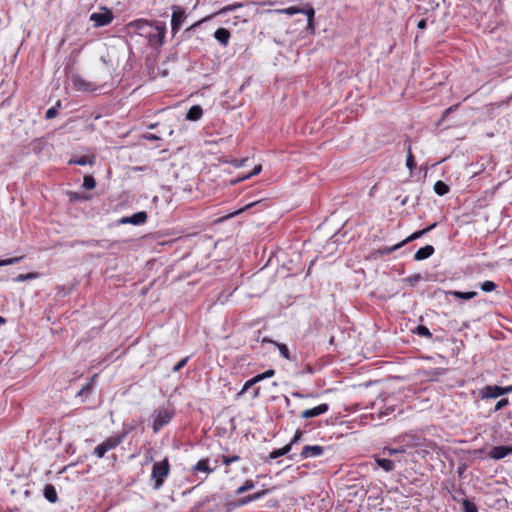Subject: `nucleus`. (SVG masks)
Here are the masks:
<instances>
[{
	"instance_id": "obj_1",
	"label": "nucleus",
	"mask_w": 512,
	"mask_h": 512,
	"mask_svg": "<svg viewBox=\"0 0 512 512\" xmlns=\"http://www.w3.org/2000/svg\"><path fill=\"white\" fill-rule=\"evenodd\" d=\"M129 33H134L147 39L149 45L159 47L163 44L166 28L164 25L146 19H136L126 25Z\"/></svg>"
},
{
	"instance_id": "obj_2",
	"label": "nucleus",
	"mask_w": 512,
	"mask_h": 512,
	"mask_svg": "<svg viewBox=\"0 0 512 512\" xmlns=\"http://www.w3.org/2000/svg\"><path fill=\"white\" fill-rule=\"evenodd\" d=\"M170 464L167 458L153 464L151 480L154 481L153 488L158 490L164 483L165 478L169 475Z\"/></svg>"
},
{
	"instance_id": "obj_3",
	"label": "nucleus",
	"mask_w": 512,
	"mask_h": 512,
	"mask_svg": "<svg viewBox=\"0 0 512 512\" xmlns=\"http://www.w3.org/2000/svg\"><path fill=\"white\" fill-rule=\"evenodd\" d=\"M173 417V413L167 409H157L153 414V432L157 433L164 425L168 424Z\"/></svg>"
},
{
	"instance_id": "obj_4",
	"label": "nucleus",
	"mask_w": 512,
	"mask_h": 512,
	"mask_svg": "<svg viewBox=\"0 0 512 512\" xmlns=\"http://www.w3.org/2000/svg\"><path fill=\"white\" fill-rule=\"evenodd\" d=\"M172 16H171V30L173 34H176L181 28L183 22L187 18V14L183 7L179 5H173L171 7Z\"/></svg>"
},
{
	"instance_id": "obj_5",
	"label": "nucleus",
	"mask_w": 512,
	"mask_h": 512,
	"mask_svg": "<svg viewBox=\"0 0 512 512\" xmlns=\"http://www.w3.org/2000/svg\"><path fill=\"white\" fill-rule=\"evenodd\" d=\"M113 20V13L103 7L101 12H94L90 15V21L95 27H103L110 24Z\"/></svg>"
},
{
	"instance_id": "obj_6",
	"label": "nucleus",
	"mask_w": 512,
	"mask_h": 512,
	"mask_svg": "<svg viewBox=\"0 0 512 512\" xmlns=\"http://www.w3.org/2000/svg\"><path fill=\"white\" fill-rule=\"evenodd\" d=\"M267 494H268V490L267 489L262 490V491H258V492L254 493V494L242 497V498L238 499L236 502L228 503L227 504V508L230 511L231 509H233L235 507L244 506V505H247V504H249V503H251L253 501L259 500V499L263 498Z\"/></svg>"
},
{
	"instance_id": "obj_7",
	"label": "nucleus",
	"mask_w": 512,
	"mask_h": 512,
	"mask_svg": "<svg viewBox=\"0 0 512 512\" xmlns=\"http://www.w3.org/2000/svg\"><path fill=\"white\" fill-rule=\"evenodd\" d=\"M324 453V447L320 445H306L302 448L300 456L302 459L316 458Z\"/></svg>"
},
{
	"instance_id": "obj_8",
	"label": "nucleus",
	"mask_w": 512,
	"mask_h": 512,
	"mask_svg": "<svg viewBox=\"0 0 512 512\" xmlns=\"http://www.w3.org/2000/svg\"><path fill=\"white\" fill-rule=\"evenodd\" d=\"M509 455H512V446H494L488 453L493 460H501Z\"/></svg>"
},
{
	"instance_id": "obj_9",
	"label": "nucleus",
	"mask_w": 512,
	"mask_h": 512,
	"mask_svg": "<svg viewBox=\"0 0 512 512\" xmlns=\"http://www.w3.org/2000/svg\"><path fill=\"white\" fill-rule=\"evenodd\" d=\"M147 220V213L145 211L137 212L131 216L122 217L119 220L120 224H132V225H141L144 224Z\"/></svg>"
},
{
	"instance_id": "obj_10",
	"label": "nucleus",
	"mask_w": 512,
	"mask_h": 512,
	"mask_svg": "<svg viewBox=\"0 0 512 512\" xmlns=\"http://www.w3.org/2000/svg\"><path fill=\"white\" fill-rule=\"evenodd\" d=\"M329 410V405L327 403H322L314 408L306 409L302 411L301 418L309 419L325 414Z\"/></svg>"
},
{
	"instance_id": "obj_11",
	"label": "nucleus",
	"mask_w": 512,
	"mask_h": 512,
	"mask_svg": "<svg viewBox=\"0 0 512 512\" xmlns=\"http://www.w3.org/2000/svg\"><path fill=\"white\" fill-rule=\"evenodd\" d=\"M72 83L74 88L80 91H94L96 89L95 84L85 80L80 75H73Z\"/></svg>"
},
{
	"instance_id": "obj_12",
	"label": "nucleus",
	"mask_w": 512,
	"mask_h": 512,
	"mask_svg": "<svg viewBox=\"0 0 512 512\" xmlns=\"http://www.w3.org/2000/svg\"><path fill=\"white\" fill-rule=\"evenodd\" d=\"M502 387L497 385H487L481 389L482 399L498 398L502 396Z\"/></svg>"
},
{
	"instance_id": "obj_13",
	"label": "nucleus",
	"mask_w": 512,
	"mask_h": 512,
	"mask_svg": "<svg viewBox=\"0 0 512 512\" xmlns=\"http://www.w3.org/2000/svg\"><path fill=\"white\" fill-rule=\"evenodd\" d=\"M434 252H435V249L432 245H426L416 251V253L414 254V259L416 261L425 260V259L429 258L430 256H432L434 254Z\"/></svg>"
},
{
	"instance_id": "obj_14",
	"label": "nucleus",
	"mask_w": 512,
	"mask_h": 512,
	"mask_svg": "<svg viewBox=\"0 0 512 512\" xmlns=\"http://www.w3.org/2000/svg\"><path fill=\"white\" fill-rule=\"evenodd\" d=\"M374 458H375V462L378 465V467L383 469L385 472H391L394 470L395 462L393 460L388 459V458H382L379 456H375Z\"/></svg>"
},
{
	"instance_id": "obj_15",
	"label": "nucleus",
	"mask_w": 512,
	"mask_h": 512,
	"mask_svg": "<svg viewBox=\"0 0 512 512\" xmlns=\"http://www.w3.org/2000/svg\"><path fill=\"white\" fill-rule=\"evenodd\" d=\"M125 437H126V433L113 435V436H110L107 439H105L104 442L108 446V448L110 450H112V449H115L116 447H118L123 442Z\"/></svg>"
},
{
	"instance_id": "obj_16",
	"label": "nucleus",
	"mask_w": 512,
	"mask_h": 512,
	"mask_svg": "<svg viewBox=\"0 0 512 512\" xmlns=\"http://www.w3.org/2000/svg\"><path fill=\"white\" fill-rule=\"evenodd\" d=\"M83 244H85L87 247H90V248L100 247L103 249H111L114 243H112L108 240L90 239V240L83 242Z\"/></svg>"
},
{
	"instance_id": "obj_17",
	"label": "nucleus",
	"mask_w": 512,
	"mask_h": 512,
	"mask_svg": "<svg viewBox=\"0 0 512 512\" xmlns=\"http://www.w3.org/2000/svg\"><path fill=\"white\" fill-rule=\"evenodd\" d=\"M214 37L220 44L226 46L230 39V32L225 28H218L214 33Z\"/></svg>"
},
{
	"instance_id": "obj_18",
	"label": "nucleus",
	"mask_w": 512,
	"mask_h": 512,
	"mask_svg": "<svg viewBox=\"0 0 512 512\" xmlns=\"http://www.w3.org/2000/svg\"><path fill=\"white\" fill-rule=\"evenodd\" d=\"M44 497L50 503H55L58 499L57 491L52 484H46L43 489Z\"/></svg>"
},
{
	"instance_id": "obj_19",
	"label": "nucleus",
	"mask_w": 512,
	"mask_h": 512,
	"mask_svg": "<svg viewBox=\"0 0 512 512\" xmlns=\"http://www.w3.org/2000/svg\"><path fill=\"white\" fill-rule=\"evenodd\" d=\"M301 14H305L307 16L308 26L307 28L311 31L314 30V16H315V10L312 6L306 5L305 7H301Z\"/></svg>"
},
{
	"instance_id": "obj_20",
	"label": "nucleus",
	"mask_w": 512,
	"mask_h": 512,
	"mask_svg": "<svg viewBox=\"0 0 512 512\" xmlns=\"http://www.w3.org/2000/svg\"><path fill=\"white\" fill-rule=\"evenodd\" d=\"M202 115V108L199 105H194L188 110L186 114V119L189 121H197L202 117Z\"/></svg>"
},
{
	"instance_id": "obj_21",
	"label": "nucleus",
	"mask_w": 512,
	"mask_h": 512,
	"mask_svg": "<svg viewBox=\"0 0 512 512\" xmlns=\"http://www.w3.org/2000/svg\"><path fill=\"white\" fill-rule=\"evenodd\" d=\"M291 451V445H285L284 447L280 448V449H275L273 451H271L269 453V459H276V458H279L281 456H284L286 455L287 453H289Z\"/></svg>"
},
{
	"instance_id": "obj_22",
	"label": "nucleus",
	"mask_w": 512,
	"mask_h": 512,
	"mask_svg": "<svg viewBox=\"0 0 512 512\" xmlns=\"http://www.w3.org/2000/svg\"><path fill=\"white\" fill-rule=\"evenodd\" d=\"M93 163H94L93 157H88V156H81L78 158H73L69 161V164H75V165H80V166L92 165Z\"/></svg>"
},
{
	"instance_id": "obj_23",
	"label": "nucleus",
	"mask_w": 512,
	"mask_h": 512,
	"mask_svg": "<svg viewBox=\"0 0 512 512\" xmlns=\"http://www.w3.org/2000/svg\"><path fill=\"white\" fill-rule=\"evenodd\" d=\"M450 295H453L454 297L462 300H469L477 296V292L470 291V292H461V291H450L448 292Z\"/></svg>"
},
{
	"instance_id": "obj_24",
	"label": "nucleus",
	"mask_w": 512,
	"mask_h": 512,
	"mask_svg": "<svg viewBox=\"0 0 512 512\" xmlns=\"http://www.w3.org/2000/svg\"><path fill=\"white\" fill-rule=\"evenodd\" d=\"M194 470L195 471H199V472L211 473L214 469H211L209 467V460L208 459H201L194 466Z\"/></svg>"
},
{
	"instance_id": "obj_25",
	"label": "nucleus",
	"mask_w": 512,
	"mask_h": 512,
	"mask_svg": "<svg viewBox=\"0 0 512 512\" xmlns=\"http://www.w3.org/2000/svg\"><path fill=\"white\" fill-rule=\"evenodd\" d=\"M449 190H450L449 186L441 180L437 181L434 184V192L439 196H443V195L447 194L449 192Z\"/></svg>"
},
{
	"instance_id": "obj_26",
	"label": "nucleus",
	"mask_w": 512,
	"mask_h": 512,
	"mask_svg": "<svg viewBox=\"0 0 512 512\" xmlns=\"http://www.w3.org/2000/svg\"><path fill=\"white\" fill-rule=\"evenodd\" d=\"M263 341H268V342L273 343L274 345H276L278 350H279V352H280V354H281V356L284 357L287 360H291L290 352H289V349H288L287 345H285L283 343H277V342L272 341V340L264 339Z\"/></svg>"
},
{
	"instance_id": "obj_27",
	"label": "nucleus",
	"mask_w": 512,
	"mask_h": 512,
	"mask_svg": "<svg viewBox=\"0 0 512 512\" xmlns=\"http://www.w3.org/2000/svg\"><path fill=\"white\" fill-rule=\"evenodd\" d=\"M463 512H478V508L474 502L467 498L461 499Z\"/></svg>"
},
{
	"instance_id": "obj_28",
	"label": "nucleus",
	"mask_w": 512,
	"mask_h": 512,
	"mask_svg": "<svg viewBox=\"0 0 512 512\" xmlns=\"http://www.w3.org/2000/svg\"><path fill=\"white\" fill-rule=\"evenodd\" d=\"M406 451V448L404 446H400L398 448H391V447H385L383 449V454L387 455L388 457H393L397 454L404 453Z\"/></svg>"
},
{
	"instance_id": "obj_29",
	"label": "nucleus",
	"mask_w": 512,
	"mask_h": 512,
	"mask_svg": "<svg viewBox=\"0 0 512 512\" xmlns=\"http://www.w3.org/2000/svg\"><path fill=\"white\" fill-rule=\"evenodd\" d=\"M110 451V449L108 448V446L105 444V442L103 441L101 444H99L98 446L95 447L94 449V452L93 454L97 457V458H103L104 455Z\"/></svg>"
},
{
	"instance_id": "obj_30",
	"label": "nucleus",
	"mask_w": 512,
	"mask_h": 512,
	"mask_svg": "<svg viewBox=\"0 0 512 512\" xmlns=\"http://www.w3.org/2000/svg\"><path fill=\"white\" fill-rule=\"evenodd\" d=\"M110 451V449L108 448V446L105 444V442L103 441L101 444H99L98 446L95 447L94 449V452L93 454L97 457V458H103L104 455Z\"/></svg>"
},
{
	"instance_id": "obj_31",
	"label": "nucleus",
	"mask_w": 512,
	"mask_h": 512,
	"mask_svg": "<svg viewBox=\"0 0 512 512\" xmlns=\"http://www.w3.org/2000/svg\"><path fill=\"white\" fill-rule=\"evenodd\" d=\"M403 246H404V245H403V243H402V241H401V242H399V243H397V244H395V245H393V246H391V247H387V246H385V247L380 248V249L378 250V253H379L380 255H388V254H390V253H392V252H394V251H396V250L400 249V248H401V247H403Z\"/></svg>"
},
{
	"instance_id": "obj_32",
	"label": "nucleus",
	"mask_w": 512,
	"mask_h": 512,
	"mask_svg": "<svg viewBox=\"0 0 512 512\" xmlns=\"http://www.w3.org/2000/svg\"><path fill=\"white\" fill-rule=\"evenodd\" d=\"M241 7H243V3H240V2L233 3V4H230V5H227V6L223 7V8H221V9L217 12V14H219V15H224V14H226V13H228V12L235 11V10H237L238 8H241Z\"/></svg>"
},
{
	"instance_id": "obj_33",
	"label": "nucleus",
	"mask_w": 512,
	"mask_h": 512,
	"mask_svg": "<svg viewBox=\"0 0 512 512\" xmlns=\"http://www.w3.org/2000/svg\"><path fill=\"white\" fill-rule=\"evenodd\" d=\"M413 332L421 337H426V338H431L432 337V333L430 332V330L424 326V325H419L417 326Z\"/></svg>"
},
{
	"instance_id": "obj_34",
	"label": "nucleus",
	"mask_w": 512,
	"mask_h": 512,
	"mask_svg": "<svg viewBox=\"0 0 512 512\" xmlns=\"http://www.w3.org/2000/svg\"><path fill=\"white\" fill-rule=\"evenodd\" d=\"M254 487H255V483L252 480H246L245 483L235 491V493L237 495H240L249 490H252Z\"/></svg>"
},
{
	"instance_id": "obj_35",
	"label": "nucleus",
	"mask_w": 512,
	"mask_h": 512,
	"mask_svg": "<svg viewBox=\"0 0 512 512\" xmlns=\"http://www.w3.org/2000/svg\"><path fill=\"white\" fill-rule=\"evenodd\" d=\"M258 382H260V381H259V378H257V376H254L253 378L246 381L245 384L243 385L241 391L238 393V396H241L242 394H244L248 389H250L252 386L257 384Z\"/></svg>"
},
{
	"instance_id": "obj_36",
	"label": "nucleus",
	"mask_w": 512,
	"mask_h": 512,
	"mask_svg": "<svg viewBox=\"0 0 512 512\" xmlns=\"http://www.w3.org/2000/svg\"><path fill=\"white\" fill-rule=\"evenodd\" d=\"M96 181L91 175H86L83 179V187L87 190L95 188Z\"/></svg>"
},
{
	"instance_id": "obj_37",
	"label": "nucleus",
	"mask_w": 512,
	"mask_h": 512,
	"mask_svg": "<svg viewBox=\"0 0 512 512\" xmlns=\"http://www.w3.org/2000/svg\"><path fill=\"white\" fill-rule=\"evenodd\" d=\"M406 166L409 170H413L416 167V162H415L414 156L411 152L410 146L408 147V151H407Z\"/></svg>"
},
{
	"instance_id": "obj_38",
	"label": "nucleus",
	"mask_w": 512,
	"mask_h": 512,
	"mask_svg": "<svg viewBox=\"0 0 512 512\" xmlns=\"http://www.w3.org/2000/svg\"><path fill=\"white\" fill-rule=\"evenodd\" d=\"M422 236H424V232L422 230L416 231L412 233L410 236H408L406 239H404L402 243L403 245H405L411 241L421 238Z\"/></svg>"
},
{
	"instance_id": "obj_39",
	"label": "nucleus",
	"mask_w": 512,
	"mask_h": 512,
	"mask_svg": "<svg viewBox=\"0 0 512 512\" xmlns=\"http://www.w3.org/2000/svg\"><path fill=\"white\" fill-rule=\"evenodd\" d=\"M261 203H262V201H254V202L248 203L245 206H243L242 208H240L239 210H237L236 212L232 213L230 215V217L238 215V214H240V213H242V212H244V211H246V210H248V209H250V208H252L254 206H257V205H259Z\"/></svg>"
},
{
	"instance_id": "obj_40",
	"label": "nucleus",
	"mask_w": 512,
	"mask_h": 512,
	"mask_svg": "<svg viewBox=\"0 0 512 512\" xmlns=\"http://www.w3.org/2000/svg\"><path fill=\"white\" fill-rule=\"evenodd\" d=\"M480 288L484 292H491L496 288V284L493 281H484L480 283Z\"/></svg>"
},
{
	"instance_id": "obj_41",
	"label": "nucleus",
	"mask_w": 512,
	"mask_h": 512,
	"mask_svg": "<svg viewBox=\"0 0 512 512\" xmlns=\"http://www.w3.org/2000/svg\"><path fill=\"white\" fill-rule=\"evenodd\" d=\"M281 13L287 15L299 14L302 12L301 7L291 6L280 10Z\"/></svg>"
},
{
	"instance_id": "obj_42",
	"label": "nucleus",
	"mask_w": 512,
	"mask_h": 512,
	"mask_svg": "<svg viewBox=\"0 0 512 512\" xmlns=\"http://www.w3.org/2000/svg\"><path fill=\"white\" fill-rule=\"evenodd\" d=\"M59 106H60V103L58 102L56 106L49 108L45 114L46 119H52V118L56 117V115L58 113Z\"/></svg>"
},
{
	"instance_id": "obj_43",
	"label": "nucleus",
	"mask_w": 512,
	"mask_h": 512,
	"mask_svg": "<svg viewBox=\"0 0 512 512\" xmlns=\"http://www.w3.org/2000/svg\"><path fill=\"white\" fill-rule=\"evenodd\" d=\"M262 170V166L260 164L256 165L253 170L249 173V174H246V175H243L240 180H245V179H249L250 177L252 176H255L257 174H259Z\"/></svg>"
},
{
	"instance_id": "obj_44",
	"label": "nucleus",
	"mask_w": 512,
	"mask_h": 512,
	"mask_svg": "<svg viewBox=\"0 0 512 512\" xmlns=\"http://www.w3.org/2000/svg\"><path fill=\"white\" fill-rule=\"evenodd\" d=\"M240 460V457L237 455L234 456H222V463L224 465H230L231 463L237 462Z\"/></svg>"
},
{
	"instance_id": "obj_45",
	"label": "nucleus",
	"mask_w": 512,
	"mask_h": 512,
	"mask_svg": "<svg viewBox=\"0 0 512 512\" xmlns=\"http://www.w3.org/2000/svg\"><path fill=\"white\" fill-rule=\"evenodd\" d=\"M21 259H22V257H14V258H9V259H5V260H0V267L16 264V263L20 262Z\"/></svg>"
},
{
	"instance_id": "obj_46",
	"label": "nucleus",
	"mask_w": 512,
	"mask_h": 512,
	"mask_svg": "<svg viewBox=\"0 0 512 512\" xmlns=\"http://www.w3.org/2000/svg\"><path fill=\"white\" fill-rule=\"evenodd\" d=\"M36 274L34 273H28V274H19L16 278H15V281L17 282H23V281H26L28 279H34L36 278Z\"/></svg>"
},
{
	"instance_id": "obj_47",
	"label": "nucleus",
	"mask_w": 512,
	"mask_h": 512,
	"mask_svg": "<svg viewBox=\"0 0 512 512\" xmlns=\"http://www.w3.org/2000/svg\"><path fill=\"white\" fill-rule=\"evenodd\" d=\"M509 404V401L508 399L506 398H503L501 400H499L496 404H495V407L493 409V412H497L501 409H503L504 407H506L507 405Z\"/></svg>"
},
{
	"instance_id": "obj_48",
	"label": "nucleus",
	"mask_w": 512,
	"mask_h": 512,
	"mask_svg": "<svg viewBox=\"0 0 512 512\" xmlns=\"http://www.w3.org/2000/svg\"><path fill=\"white\" fill-rule=\"evenodd\" d=\"M274 374H275V370L268 369L265 372H263L261 374H258L256 376H257V378H259V381H262V380H264L266 378H270V377L274 376Z\"/></svg>"
},
{
	"instance_id": "obj_49",
	"label": "nucleus",
	"mask_w": 512,
	"mask_h": 512,
	"mask_svg": "<svg viewBox=\"0 0 512 512\" xmlns=\"http://www.w3.org/2000/svg\"><path fill=\"white\" fill-rule=\"evenodd\" d=\"M302 436H303V433L301 430H296L292 440L287 444V445H294L296 443H298L301 439H302Z\"/></svg>"
},
{
	"instance_id": "obj_50",
	"label": "nucleus",
	"mask_w": 512,
	"mask_h": 512,
	"mask_svg": "<svg viewBox=\"0 0 512 512\" xmlns=\"http://www.w3.org/2000/svg\"><path fill=\"white\" fill-rule=\"evenodd\" d=\"M189 360V357H185L183 358L182 360H180L174 367H173V372H178L179 370H181L187 363V361Z\"/></svg>"
},
{
	"instance_id": "obj_51",
	"label": "nucleus",
	"mask_w": 512,
	"mask_h": 512,
	"mask_svg": "<svg viewBox=\"0 0 512 512\" xmlns=\"http://www.w3.org/2000/svg\"><path fill=\"white\" fill-rule=\"evenodd\" d=\"M437 226V223H432L431 225H429L428 227L422 229V231L424 232V235H426L428 232H430L431 230H433L435 227Z\"/></svg>"
},
{
	"instance_id": "obj_52",
	"label": "nucleus",
	"mask_w": 512,
	"mask_h": 512,
	"mask_svg": "<svg viewBox=\"0 0 512 512\" xmlns=\"http://www.w3.org/2000/svg\"><path fill=\"white\" fill-rule=\"evenodd\" d=\"M437 226V223H432L431 225H429L428 227L422 229V231L424 232V235H426L428 232H430L431 230H433L435 227Z\"/></svg>"
},
{
	"instance_id": "obj_53",
	"label": "nucleus",
	"mask_w": 512,
	"mask_h": 512,
	"mask_svg": "<svg viewBox=\"0 0 512 512\" xmlns=\"http://www.w3.org/2000/svg\"><path fill=\"white\" fill-rule=\"evenodd\" d=\"M291 396L295 397V398H305V397H308L309 395H304L301 392L294 391V392L291 393Z\"/></svg>"
},
{
	"instance_id": "obj_54",
	"label": "nucleus",
	"mask_w": 512,
	"mask_h": 512,
	"mask_svg": "<svg viewBox=\"0 0 512 512\" xmlns=\"http://www.w3.org/2000/svg\"><path fill=\"white\" fill-rule=\"evenodd\" d=\"M426 25H427V21L425 19H421L418 24H417V27L419 29H425L426 28Z\"/></svg>"
},
{
	"instance_id": "obj_55",
	"label": "nucleus",
	"mask_w": 512,
	"mask_h": 512,
	"mask_svg": "<svg viewBox=\"0 0 512 512\" xmlns=\"http://www.w3.org/2000/svg\"><path fill=\"white\" fill-rule=\"evenodd\" d=\"M145 138H146L147 140H152V141H155V140H159V139H160V138H159L157 135H155V134H147V135H145Z\"/></svg>"
},
{
	"instance_id": "obj_56",
	"label": "nucleus",
	"mask_w": 512,
	"mask_h": 512,
	"mask_svg": "<svg viewBox=\"0 0 512 512\" xmlns=\"http://www.w3.org/2000/svg\"><path fill=\"white\" fill-rule=\"evenodd\" d=\"M512 392V386H506V387H502V394L505 395V394H509Z\"/></svg>"
},
{
	"instance_id": "obj_57",
	"label": "nucleus",
	"mask_w": 512,
	"mask_h": 512,
	"mask_svg": "<svg viewBox=\"0 0 512 512\" xmlns=\"http://www.w3.org/2000/svg\"><path fill=\"white\" fill-rule=\"evenodd\" d=\"M393 411H394V408L391 406V407H387L384 412H381V414L388 415L389 413H392Z\"/></svg>"
},
{
	"instance_id": "obj_58",
	"label": "nucleus",
	"mask_w": 512,
	"mask_h": 512,
	"mask_svg": "<svg viewBox=\"0 0 512 512\" xmlns=\"http://www.w3.org/2000/svg\"><path fill=\"white\" fill-rule=\"evenodd\" d=\"M259 396V388L253 390L252 399H256Z\"/></svg>"
},
{
	"instance_id": "obj_59",
	"label": "nucleus",
	"mask_w": 512,
	"mask_h": 512,
	"mask_svg": "<svg viewBox=\"0 0 512 512\" xmlns=\"http://www.w3.org/2000/svg\"><path fill=\"white\" fill-rule=\"evenodd\" d=\"M248 159H243L241 160L239 163L236 164V166H243L244 163L247 161Z\"/></svg>"
},
{
	"instance_id": "obj_60",
	"label": "nucleus",
	"mask_w": 512,
	"mask_h": 512,
	"mask_svg": "<svg viewBox=\"0 0 512 512\" xmlns=\"http://www.w3.org/2000/svg\"><path fill=\"white\" fill-rule=\"evenodd\" d=\"M453 499L456 501H460L459 496H457V495H453Z\"/></svg>"
},
{
	"instance_id": "obj_61",
	"label": "nucleus",
	"mask_w": 512,
	"mask_h": 512,
	"mask_svg": "<svg viewBox=\"0 0 512 512\" xmlns=\"http://www.w3.org/2000/svg\"><path fill=\"white\" fill-rule=\"evenodd\" d=\"M4 322H5V319L0 316V325L3 324Z\"/></svg>"
},
{
	"instance_id": "obj_62",
	"label": "nucleus",
	"mask_w": 512,
	"mask_h": 512,
	"mask_svg": "<svg viewBox=\"0 0 512 512\" xmlns=\"http://www.w3.org/2000/svg\"><path fill=\"white\" fill-rule=\"evenodd\" d=\"M407 202V198L403 199V201L401 202L402 205H405Z\"/></svg>"
},
{
	"instance_id": "obj_63",
	"label": "nucleus",
	"mask_w": 512,
	"mask_h": 512,
	"mask_svg": "<svg viewBox=\"0 0 512 512\" xmlns=\"http://www.w3.org/2000/svg\"><path fill=\"white\" fill-rule=\"evenodd\" d=\"M453 108H454V107L447 108V110L445 111V113L450 112Z\"/></svg>"
},
{
	"instance_id": "obj_64",
	"label": "nucleus",
	"mask_w": 512,
	"mask_h": 512,
	"mask_svg": "<svg viewBox=\"0 0 512 512\" xmlns=\"http://www.w3.org/2000/svg\"><path fill=\"white\" fill-rule=\"evenodd\" d=\"M420 279V275L415 276V281H418Z\"/></svg>"
}]
</instances>
